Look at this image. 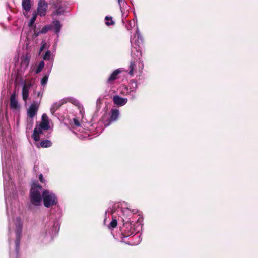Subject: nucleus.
I'll list each match as a JSON object with an SVG mask.
<instances>
[{"instance_id": "nucleus-35", "label": "nucleus", "mask_w": 258, "mask_h": 258, "mask_svg": "<svg viewBox=\"0 0 258 258\" xmlns=\"http://www.w3.org/2000/svg\"><path fill=\"white\" fill-rule=\"evenodd\" d=\"M131 93H132L131 91L130 92V94H131V95L132 96L131 99H134L136 98V95H135L134 93H132V94H131Z\"/></svg>"}, {"instance_id": "nucleus-38", "label": "nucleus", "mask_w": 258, "mask_h": 258, "mask_svg": "<svg viewBox=\"0 0 258 258\" xmlns=\"http://www.w3.org/2000/svg\"><path fill=\"white\" fill-rule=\"evenodd\" d=\"M80 113L82 114V115H83V111L82 110H80Z\"/></svg>"}, {"instance_id": "nucleus-24", "label": "nucleus", "mask_w": 258, "mask_h": 258, "mask_svg": "<svg viewBox=\"0 0 258 258\" xmlns=\"http://www.w3.org/2000/svg\"><path fill=\"white\" fill-rule=\"evenodd\" d=\"M51 28V26L47 25L43 27L41 30L40 31V33L41 34L46 33L48 30Z\"/></svg>"}, {"instance_id": "nucleus-28", "label": "nucleus", "mask_w": 258, "mask_h": 258, "mask_svg": "<svg viewBox=\"0 0 258 258\" xmlns=\"http://www.w3.org/2000/svg\"><path fill=\"white\" fill-rule=\"evenodd\" d=\"M51 53L49 51H47L46 52L44 56V60H49L50 59Z\"/></svg>"}, {"instance_id": "nucleus-10", "label": "nucleus", "mask_w": 258, "mask_h": 258, "mask_svg": "<svg viewBox=\"0 0 258 258\" xmlns=\"http://www.w3.org/2000/svg\"><path fill=\"white\" fill-rule=\"evenodd\" d=\"M119 115V111L117 109H112L110 112V119L108 120L109 122L105 124V126H108L111 121H115L117 120Z\"/></svg>"}, {"instance_id": "nucleus-9", "label": "nucleus", "mask_w": 258, "mask_h": 258, "mask_svg": "<svg viewBox=\"0 0 258 258\" xmlns=\"http://www.w3.org/2000/svg\"><path fill=\"white\" fill-rule=\"evenodd\" d=\"M113 101L115 104L117 106H122L124 105L127 102V99L122 98L118 95H115L113 98Z\"/></svg>"}, {"instance_id": "nucleus-13", "label": "nucleus", "mask_w": 258, "mask_h": 258, "mask_svg": "<svg viewBox=\"0 0 258 258\" xmlns=\"http://www.w3.org/2000/svg\"><path fill=\"white\" fill-rule=\"evenodd\" d=\"M51 26V28H53L55 32L58 35L60 30L62 26V25L60 23V22L57 20H53Z\"/></svg>"}, {"instance_id": "nucleus-14", "label": "nucleus", "mask_w": 258, "mask_h": 258, "mask_svg": "<svg viewBox=\"0 0 258 258\" xmlns=\"http://www.w3.org/2000/svg\"><path fill=\"white\" fill-rule=\"evenodd\" d=\"M22 6L23 10L27 12L31 9L32 1L31 0H22Z\"/></svg>"}, {"instance_id": "nucleus-5", "label": "nucleus", "mask_w": 258, "mask_h": 258, "mask_svg": "<svg viewBox=\"0 0 258 258\" xmlns=\"http://www.w3.org/2000/svg\"><path fill=\"white\" fill-rule=\"evenodd\" d=\"M54 11L52 14L53 17L55 16H60L63 14L64 12V5L61 2L57 1L53 4Z\"/></svg>"}, {"instance_id": "nucleus-31", "label": "nucleus", "mask_w": 258, "mask_h": 258, "mask_svg": "<svg viewBox=\"0 0 258 258\" xmlns=\"http://www.w3.org/2000/svg\"><path fill=\"white\" fill-rule=\"evenodd\" d=\"M73 122H74V124L76 126H80V122L78 121V120L76 118H74L73 119Z\"/></svg>"}, {"instance_id": "nucleus-39", "label": "nucleus", "mask_w": 258, "mask_h": 258, "mask_svg": "<svg viewBox=\"0 0 258 258\" xmlns=\"http://www.w3.org/2000/svg\"><path fill=\"white\" fill-rule=\"evenodd\" d=\"M8 187V186H7V187L6 188V190H7V188ZM5 195H7V193H6V190H5Z\"/></svg>"}, {"instance_id": "nucleus-17", "label": "nucleus", "mask_w": 258, "mask_h": 258, "mask_svg": "<svg viewBox=\"0 0 258 258\" xmlns=\"http://www.w3.org/2000/svg\"><path fill=\"white\" fill-rule=\"evenodd\" d=\"M3 177L4 179V190H6V188L9 185V180L10 179V177L8 174H6L4 173H3Z\"/></svg>"}, {"instance_id": "nucleus-20", "label": "nucleus", "mask_w": 258, "mask_h": 258, "mask_svg": "<svg viewBox=\"0 0 258 258\" xmlns=\"http://www.w3.org/2000/svg\"><path fill=\"white\" fill-rule=\"evenodd\" d=\"M30 59V56L29 54H27L26 55L23 56L22 58V63L26 66H28L29 63Z\"/></svg>"}, {"instance_id": "nucleus-18", "label": "nucleus", "mask_w": 258, "mask_h": 258, "mask_svg": "<svg viewBox=\"0 0 258 258\" xmlns=\"http://www.w3.org/2000/svg\"><path fill=\"white\" fill-rule=\"evenodd\" d=\"M52 143L50 141L46 140L41 142L40 146L43 148L49 147L51 146Z\"/></svg>"}, {"instance_id": "nucleus-33", "label": "nucleus", "mask_w": 258, "mask_h": 258, "mask_svg": "<svg viewBox=\"0 0 258 258\" xmlns=\"http://www.w3.org/2000/svg\"><path fill=\"white\" fill-rule=\"evenodd\" d=\"M42 95H43V92L42 91H39L37 93V96L40 98V99H41L42 97Z\"/></svg>"}, {"instance_id": "nucleus-36", "label": "nucleus", "mask_w": 258, "mask_h": 258, "mask_svg": "<svg viewBox=\"0 0 258 258\" xmlns=\"http://www.w3.org/2000/svg\"><path fill=\"white\" fill-rule=\"evenodd\" d=\"M137 53L138 54H139L140 56H141L142 55V53L140 51H138L137 49Z\"/></svg>"}, {"instance_id": "nucleus-29", "label": "nucleus", "mask_w": 258, "mask_h": 258, "mask_svg": "<svg viewBox=\"0 0 258 258\" xmlns=\"http://www.w3.org/2000/svg\"><path fill=\"white\" fill-rule=\"evenodd\" d=\"M69 99V101L71 102L72 103L74 104V105H79V102L77 100L74 99V98H70Z\"/></svg>"}, {"instance_id": "nucleus-30", "label": "nucleus", "mask_w": 258, "mask_h": 258, "mask_svg": "<svg viewBox=\"0 0 258 258\" xmlns=\"http://www.w3.org/2000/svg\"><path fill=\"white\" fill-rule=\"evenodd\" d=\"M46 45V43L45 42V41H42L41 43V47L40 49V52L43 50V49L45 48Z\"/></svg>"}, {"instance_id": "nucleus-32", "label": "nucleus", "mask_w": 258, "mask_h": 258, "mask_svg": "<svg viewBox=\"0 0 258 258\" xmlns=\"http://www.w3.org/2000/svg\"><path fill=\"white\" fill-rule=\"evenodd\" d=\"M39 180L41 183H44L45 182V179L41 174L39 175Z\"/></svg>"}, {"instance_id": "nucleus-21", "label": "nucleus", "mask_w": 258, "mask_h": 258, "mask_svg": "<svg viewBox=\"0 0 258 258\" xmlns=\"http://www.w3.org/2000/svg\"><path fill=\"white\" fill-rule=\"evenodd\" d=\"M44 65H45V63H44V61H41L39 63V64L35 71L36 74L39 73L42 70V69L44 68Z\"/></svg>"}, {"instance_id": "nucleus-37", "label": "nucleus", "mask_w": 258, "mask_h": 258, "mask_svg": "<svg viewBox=\"0 0 258 258\" xmlns=\"http://www.w3.org/2000/svg\"><path fill=\"white\" fill-rule=\"evenodd\" d=\"M136 22L135 20H133V25L134 26L135 25Z\"/></svg>"}, {"instance_id": "nucleus-7", "label": "nucleus", "mask_w": 258, "mask_h": 258, "mask_svg": "<svg viewBox=\"0 0 258 258\" xmlns=\"http://www.w3.org/2000/svg\"><path fill=\"white\" fill-rule=\"evenodd\" d=\"M39 105L37 103H33L30 105L28 110V116L31 118H33L35 115L37 114Z\"/></svg>"}, {"instance_id": "nucleus-19", "label": "nucleus", "mask_w": 258, "mask_h": 258, "mask_svg": "<svg viewBox=\"0 0 258 258\" xmlns=\"http://www.w3.org/2000/svg\"><path fill=\"white\" fill-rule=\"evenodd\" d=\"M48 77H49V74L47 73V74H45L44 75L43 78H42V79L41 80V84L43 87H44L46 85L47 81H48Z\"/></svg>"}, {"instance_id": "nucleus-40", "label": "nucleus", "mask_w": 258, "mask_h": 258, "mask_svg": "<svg viewBox=\"0 0 258 258\" xmlns=\"http://www.w3.org/2000/svg\"><path fill=\"white\" fill-rule=\"evenodd\" d=\"M32 124H33V122H32L31 124H30V127L32 126Z\"/></svg>"}, {"instance_id": "nucleus-3", "label": "nucleus", "mask_w": 258, "mask_h": 258, "mask_svg": "<svg viewBox=\"0 0 258 258\" xmlns=\"http://www.w3.org/2000/svg\"><path fill=\"white\" fill-rule=\"evenodd\" d=\"M10 106L11 109L14 112H18L20 110V105L18 102L15 92H13L11 95L10 98Z\"/></svg>"}, {"instance_id": "nucleus-23", "label": "nucleus", "mask_w": 258, "mask_h": 258, "mask_svg": "<svg viewBox=\"0 0 258 258\" xmlns=\"http://www.w3.org/2000/svg\"><path fill=\"white\" fill-rule=\"evenodd\" d=\"M117 225V220L115 219H113L111 222L110 223L109 225V228H114L116 227Z\"/></svg>"}, {"instance_id": "nucleus-6", "label": "nucleus", "mask_w": 258, "mask_h": 258, "mask_svg": "<svg viewBox=\"0 0 258 258\" xmlns=\"http://www.w3.org/2000/svg\"><path fill=\"white\" fill-rule=\"evenodd\" d=\"M31 87V83L30 84H24L22 87V98L24 101L26 102L29 98V91Z\"/></svg>"}, {"instance_id": "nucleus-12", "label": "nucleus", "mask_w": 258, "mask_h": 258, "mask_svg": "<svg viewBox=\"0 0 258 258\" xmlns=\"http://www.w3.org/2000/svg\"><path fill=\"white\" fill-rule=\"evenodd\" d=\"M39 125L42 127V128L45 130H47L49 128V119L46 114H43L42 115V121Z\"/></svg>"}, {"instance_id": "nucleus-34", "label": "nucleus", "mask_w": 258, "mask_h": 258, "mask_svg": "<svg viewBox=\"0 0 258 258\" xmlns=\"http://www.w3.org/2000/svg\"><path fill=\"white\" fill-rule=\"evenodd\" d=\"M119 6L121 7V5H123L125 3V0H117Z\"/></svg>"}, {"instance_id": "nucleus-26", "label": "nucleus", "mask_w": 258, "mask_h": 258, "mask_svg": "<svg viewBox=\"0 0 258 258\" xmlns=\"http://www.w3.org/2000/svg\"><path fill=\"white\" fill-rule=\"evenodd\" d=\"M121 212L123 215L126 216H129L130 213H131L132 211L128 208H122Z\"/></svg>"}, {"instance_id": "nucleus-27", "label": "nucleus", "mask_w": 258, "mask_h": 258, "mask_svg": "<svg viewBox=\"0 0 258 258\" xmlns=\"http://www.w3.org/2000/svg\"><path fill=\"white\" fill-rule=\"evenodd\" d=\"M105 24L107 25H112V24H114V22L112 20V18L111 17H109L106 16L105 17Z\"/></svg>"}, {"instance_id": "nucleus-41", "label": "nucleus", "mask_w": 258, "mask_h": 258, "mask_svg": "<svg viewBox=\"0 0 258 258\" xmlns=\"http://www.w3.org/2000/svg\"><path fill=\"white\" fill-rule=\"evenodd\" d=\"M12 254H11V255H10L11 258H12Z\"/></svg>"}, {"instance_id": "nucleus-2", "label": "nucleus", "mask_w": 258, "mask_h": 258, "mask_svg": "<svg viewBox=\"0 0 258 258\" xmlns=\"http://www.w3.org/2000/svg\"><path fill=\"white\" fill-rule=\"evenodd\" d=\"M9 200L6 197H5V203L6 205L7 212L8 217L9 220V233L10 234L11 231L15 229V235H16V240L15 241V250H16V254L17 256L18 255V251L19 249V244L20 240L21 237V233H22V229L23 227V222L22 219L20 217H15L13 216V214L12 213L11 216L9 214L8 211V203Z\"/></svg>"}, {"instance_id": "nucleus-25", "label": "nucleus", "mask_w": 258, "mask_h": 258, "mask_svg": "<svg viewBox=\"0 0 258 258\" xmlns=\"http://www.w3.org/2000/svg\"><path fill=\"white\" fill-rule=\"evenodd\" d=\"M135 66V64L134 61H131V63H130V67H129V69H130L129 74L130 75H133L134 69Z\"/></svg>"}, {"instance_id": "nucleus-22", "label": "nucleus", "mask_w": 258, "mask_h": 258, "mask_svg": "<svg viewBox=\"0 0 258 258\" xmlns=\"http://www.w3.org/2000/svg\"><path fill=\"white\" fill-rule=\"evenodd\" d=\"M37 13L35 12H33L32 17L30 21L29 25V26H31L35 22L36 20V18L37 16Z\"/></svg>"}, {"instance_id": "nucleus-8", "label": "nucleus", "mask_w": 258, "mask_h": 258, "mask_svg": "<svg viewBox=\"0 0 258 258\" xmlns=\"http://www.w3.org/2000/svg\"><path fill=\"white\" fill-rule=\"evenodd\" d=\"M42 127L39 125H36L34 130L32 137L35 141H38L40 140V135L43 133Z\"/></svg>"}, {"instance_id": "nucleus-4", "label": "nucleus", "mask_w": 258, "mask_h": 258, "mask_svg": "<svg viewBox=\"0 0 258 258\" xmlns=\"http://www.w3.org/2000/svg\"><path fill=\"white\" fill-rule=\"evenodd\" d=\"M48 4L45 0H40L38 3L37 14L40 16H44L47 13Z\"/></svg>"}, {"instance_id": "nucleus-1", "label": "nucleus", "mask_w": 258, "mask_h": 258, "mask_svg": "<svg viewBox=\"0 0 258 258\" xmlns=\"http://www.w3.org/2000/svg\"><path fill=\"white\" fill-rule=\"evenodd\" d=\"M30 197L31 203L35 206L40 205L42 199L44 205L47 208L56 205L58 203L55 194L47 189L42 190V187L37 183L32 184Z\"/></svg>"}, {"instance_id": "nucleus-15", "label": "nucleus", "mask_w": 258, "mask_h": 258, "mask_svg": "<svg viewBox=\"0 0 258 258\" xmlns=\"http://www.w3.org/2000/svg\"><path fill=\"white\" fill-rule=\"evenodd\" d=\"M64 103L63 101L58 102H55L52 104L50 108V112L52 115H54L55 111Z\"/></svg>"}, {"instance_id": "nucleus-11", "label": "nucleus", "mask_w": 258, "mask_h": 258, "mask_svg": "<svg viewBox=\"0 0 258 258\" xmlns=\"http://www.w3.org/2000/svg\"><path fill=\"white\" fill-rule=\"evenodd\" d=\"M131 44L134 43L135 44H137L138 46H139L140 44L142 43V39L138 28L136 32L135 36L131 38Z\"/></svg>"}, {"instance_id": "nucleus-16", "label": "nucleus", "mask_w": 258, "mask_h": 258, "mask_svg": "<svg viewBox=\"0 0 258 258\" xmlns=\"http://www.w3.org/2000/svg\"><path fill=\"white\" fill-rule=\"evenodd\" d=\"M120 73V71L119 69H117L115 71H114L110 75L109 78L108 79V82H110L116 78V76L119 74V73Z\"/></svg>"}]
</instances>
